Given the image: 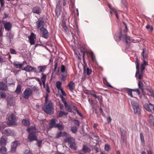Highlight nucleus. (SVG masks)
I'll return each instance as SVG.
<instances>
[{"label":"nucleus","instance_id":"obj_20","mask_svg":"<svg viewBox=\"0 0 154 154\" xmlns=\"http://www.w3.org/2000/svg\"><path fill=\"white\" fill-rule=\"evenodd\" d=\"M36 129V128L35 126H31L30 127L28 128L27 131L29 134H35Z\"/></svg>","mask_w":154,"mask_h":154},{"label":"nucleus","instance_id":"obj_63","mask_svg":"<svg viewBox=\"0 0 154 154\" xmlns=\"http://www.w3.org/2000/svg\"><path fill=\"white\" fill-rule=\"evenodd\" d=\"M2 27H0V37L2 36L3 35V33L2 32Z\"/></svg>","mask_w":154,"mask_h":154},{"label":"nucleus","instance_id":"obj_38","mask_svg":"<svg viewBox=\"0 0 154 154\" xmlns=\"http://www.w3.org/2000/svg\"><path fill=\"white\" fill-rule=\"evenodd\" d=\"M61 83L60 81H58L56 82V87L57 88V89L58 90H59L61 89H62L61 88Z\"/></svg>","mask_w":154,"mask_h":154},{"label":"nucleus","instance_id":"obj_1","mask_svg":"<svg viewBox=\"0 0 154 154\" xmlns=\"http://www.w3.org/2000/svg\"><path fill=\"white\" fill-rule=\"evenodd\" d=\"M48 99V95L47 94L45 98V103L42 107V109L46 113L51 114L54 113V107L52 102Z\"/></svg>","mask_w":154,"mask_h":154},{"label":"nucleus","instance_id":"obj_7","mask_svg":"<svg viewBox=\"0 0 154 154\" xmlns=\"http://www.w3.org/2000/svg\"><path fill=\"white\" fill-rule=\"evenodd\" d=\"M118 36L119 40L125 41L126 44L127 45L128 44V43L127 40H130V36H127L126 34L122 35L121 31H120V33Z\"/></svg>","mask_w":154,"mask_h":154},{"label":"nucleus","instance_id":"obj_8","mask_svg":"<svg viewBox=\"0 0 154 154\" xmlns=\"http://www.w3.org/2000/svg\"><path fill=\"white\" fill-rule=\"evenodd\" d=\"M20 143L18 141H15L12 142L11 144V151L12 152L14 153L16 151V148L20 146Z\"/></svg>","mask_w":154,"mask_h":154},{"label":"nucleus","instance_id":"obj_27","mask_svg":"<svg viewBox=\"0 0 154 154\" xmlns=\"http://www.w3.org/2000/svg\"><path fill=\"white\" fill-rule=\"evenodd\" d=\"M3 134L6 136H9L11 135V131L9 130L5 129L3 130L2 131Z\"/></svg>","mask_w":154,"mask_h":154},{"label":"nucleus","instance_id":"obj_5","mask_svg":"<svg viewBox=\"0 0 154 154\" xmlns=\"http://www.w3.org/2000/svg\"><path fill=\"white\" fill-rule=\"evenodd\" d=\"M33 93L32 89L30 88H26L23 92V97L26 99H28L29 97L32 95Z\"/></svg>","mask_w":154,"mask_h":154},{"label":"nucleus","instance_id":"obj_52","mask_svg":"<svg viewBox=\"0 0 154 154\" xmlns=\"http://www.w3.org/2000/svg\"><path fill=\"white\" fill-rule=\"evenodd\" d=\"M66 75L63 74L61 75V77H60L62 81H64L65 80L66 78Z\"/></svg>","mask_w":154,"mask_h":154},{"label":"nucleus","instance_id":"obj_15","mask_svg":"<svg viewBox=\"0 0 154 154\" xmlns=\"http://www.w3.org/2000/svg\"><path fill=\"white\" fill-rule=\"evenodd\" d=\"M56 120L55 119H52L50 121V122L49 124V126L50 128H56V126L57 124L56 123Z\"/></svg>","mask_w":154,"mask_h":154},{"label":"nucleus","instance_id":"obj_17","mask_svg":"<svg viewBox=\"0 0 154 154\" xmlns=\"http://www.w3.org/2000/svg\"><path fill=\"white\" fill-rule=\"evenodd\" d=\"M67 133L65 131H60L56 134V138H58L61 137H65L67 135Z\"/></svg>","mask_w":154,"mask_h":154},{"label":"nucleus","instance_id":"obj_23","mask_svg":"<svg viewBox=\"0 0 154 154\" xmlns=\"http://www.w3.org/2000/svg\"><path fill=\"white\" fill-rule=\"evenodd\" d=\"M68 87L69 88V89L71 91L73 90L75 88L74 83L73 81H70L68 85Z\"/></svg>","mask_w":154,"mask_h":154},{"label":"nucleus","instance_id":"obj_36","mask_svg":"<svg viewBox=\"0 0 154 154\" xmlns=\"http://www.w3.org/2000/svg\"><path fill=\"white\" fill-rule=\"evenodd\" d=\"M138 86L139 88L142 91H143V83L141 81H139L138 82Z\"/></svg>","mask_w":154,"mask_h":154},{"label":"nucleus","instance_id":"obj_10","mask_svg":"<svg viewBox=\"0 0 154 154\" xmlns=\"http://www.w3.org/2000/svg\"><path fill=\"white\" fill-rule=\"evenodd\" d=\"M45 25V23L43 20H40L37 21L36 23V26L38 29H39L40 30L41 29L45 28L44 27Z\"/></svg>","mask_w":154,"mask_h":154},{"label":"nucleus","instance_id":"obj_4","mask_svg":"<svg viewBox=\"0 0 154 154\" xmlns=\"http://www.w3.org/2000/svg\"><path fill=\"white\" fill-rule=\"evenodd\" d=\"M131 104L134 110L135 114L139 115L141 111V108L137 102L134 100H131Z\"/></svg>","mask_w":154,"mask_h":154},{"label":"nucleus","instance_id":"obj_37","mask_svg":"<svg viewBox=\"0 0 154 154\" xmlns=\"http://www.w3.org/2000/svg\"><path fill=\"white\" fill-rule=\"evenodd\" d=\"M82 149L85 153L88 152L90 151V149L85 146H83Z\"/></svg>","mask_w":154,"mask_h":154},{"label":"nucleus","instance_id":"obj_61","mask_svg":"<svg viewBox=\"0 0 154 154\" xmlns=\"http://www.w3.org/2000/svg\"><path fill=\"white\" fill-rule=\"evenodd\" d=\"M112 120V119L110 117H109L107 118V121L108 123H110Z\"/></svg>","mask_w":154,"mask_h":154},{"label":"nucleus","instance_id":"obj_42","mask_svg":"<svg viewBox=\"0 0 154 154\" xmlns=\"http://www.w3.org/2000/svg\"><path fill=\"white\" fill-rule=\"evenodd\" d=\"M41 75H42V76L41 78V80L42 82H45V80L46 79V75L43 73H42Z\"/></svg>","mask_w":154,"mask_h":154},{"label":"nucleus","instance_id":"obj_58","mask_svg":"<svg viewBox=\"0 0 154 154\" xmlns=\"http://www.w3.org/2000/svg\"><path fill=\"white\" fill-rule=\"evenodd\" d=\"M42 143V140H40L38 142V143H37L36 144H37V146H38V147H40V146H41Z\"/></svg>","mask_w":154,"mask_h":154},{"label":"nucleus","instance_id":"obj_49","mask_svg":"<svg viewBox=\"0 0 154 154\" xmlns=\"http://www.w3.org/2000/svg\"><path fill=\"white\" fill-rule=\"evenodd\" d=\"M23 154H33L28 149L25 150L23 152Z\"/></svg>","mask_w":154,"mask_h":154},{"label":"nucleus","instance_id":"obj_6","mask_svg":"<svg viewBox=\"0 0 154 154\" xmlns=\"http://www.w3.org/2000/svg\"><path fill=\"white\" fill-rule=\"evenodd\" d=\"M46 68L47 66L45 65L38 66L36 68H34L33 71L36 73H43Z\"/></svg>","mask_w":154,"mask_h":154},{"label":"nucleus","instance_id":"obj_31","mask_svg":"<svg viewBox=\"0 0 154 154\" xmlns=\"http://www.w3.org/2000/svg\"><path fill=\"white\" fill-rule=\"evenodd\" d=\"M23 124L24 126H27L30 125V122L28 119H24L22 121Z\"/></svg>","mask_w":154,"mask_h":154},{"label":"nucleus","instance_id":"obj_30","mask_svg":"<svg viewBox=\"0 0 154 154\" xmlns=\"http://www.w3.org/2000/svg\"><path fill=\"white\" fill-rule=\"evenodd\" d=\"M82 55V57H83V62L84 63V64L83 65V68H84V70L85 69H86L88 67H87V64L85 63V59H84V53L83 51H80Z\"/></svg>","mask_w":154,"mask_h":154},{"label":"nucleus","instance_id":"obj_11","mask_svg":"<svg viewBox=\"0 0 154 154\" xmlns=\"http://www.w3.org/2000/svg\"><path fill=\"white\" fill-rule=\"evenodd\" d=\"M2 23L4 25V28L6 30L9 31L11 29L12 25L10 22L3 21Z\"/></svg>","mask_w":154,"mask_h":154},{"label":"nucleus","instance_id":"obj_26","mask_svg":"<svg viewBox=\"0 0 154 154\" xmlns=\"http://www.w3.org/2000/svg\"><path fill=\"white\" fill-rule=\"evenodd\" d=\"M149 120L150 124L153 126H154V118L153 116L150 114L149 115Z\"/></svg>","mask_w":154,"mask_h":154},{"label":"nucleus","instance_id":"obj_44","mask_svg":"<svg viewBox=\"0 0 154 154\" xmlns=\"http://www.w3.org/2000/svg\"><path fill=\"white\" fill-rule=\"evenodd\" d=\"M67 114V113H66L65 112L60 111L58 114V116L59 117H60L63 115H66Z\"/></svg>","mask_w":154,"mask_h":154},{"label":"nucleus","instance_id":"obj_59","mask_svg":"<svg viewBox=\"0 0 154 154\" xmlns=\"http://www.w3.org/2000/svg\"><path fill=\"white\" fill-rule=\"evenodd\" d=\"M112 11L114 12V13L115 14L117 18V19H119V17L118 14L117 13V11H116L115 10H112Z\"/></svg>","mask_w":154,"mask_h":154},{"label":"nucleus","instance_id":"obj_60","mask_svg":"<svg viewBox=\"0 0 154 154\" xmlns=\"http://www.w3.org/2000/svg\"><path fill=\"white\" fill-rule=\"evenodd\" d=\"M149 92L150 95L154 98V92L150 90H149Z\"/></svg>","mask_w":154,"mask_h":154},{"label":"nucleus","instance_id":"obj_46","mask_svg":"<svg viewBox=\"0 0 154 154\" xmlns=\"http://www.w3.org/2000/svg\"><path fill=\"white\" fill-rule=\"evenodd\" d=\"M60 97L62 100L63 103L64 105L66 104L67 103V102L65 98L63 96H62L61 95H60Z\"/></svg>","mask_w":154,"mask_h":154},{"label":"nucleus","instance_id":"obj_55","mask_svg":"<svg viewBox=\"0 0 154 154\" xmlns=\"http://www.w3.org/2000/svg\"><path fill=\"white\" fill-rule=\"evenodd\" d=\"M60 90V91L61 92L62 95H61L62 96H66V93L63 91V89H61Z\"/></svg>","mask_w":154,"mask_h":154},{"label":"nucleus","instance_id":"obj_32","mask_svg":"<svg viewBox=\"0 0 154 154\" xmlns=\"http://www.w3.org/2000/svg\"><path fill=\"white\" fill-rule=\"evenodd\" d=\"M7 150V149L5 146H2V147L0 148V152L2 154H5L6 153Z\"/></svg>","mask_w":154,"mask_h":154},{"label":"nucleus","instance_id":"obj_43","mask_svg":"<svg viewBox=\"0 0 154 154\" xmlns=\"http://www.w3.org/2000/svg\"><path fill=\"white\" fill-rule=\"evenodd\" d=\"M0 97L2 98H5L6 97L5 93L4 91H1L0 92Z\"/></svg>","mask_w":154,"mask_h":154},{"label":"nucleus","instance_id":"obj_56","mask_svg":"<svg viewBox=\"0 0 154 154\" xmlns=\"http://www.w3.org/2000/svg\"><path fill=\"white\" fill-rule=\"evenodd\" d=\"M45 89H46V91L48 93H50V89H49V88L48 86V84H46V86L45 88Z\"/></svg>","mask_w":154,"mask_h":154},{"label":"nucleus","instance_id":"obj_35","mask_svg":"<svg viewBox=\"0 0 154 154\" xmlns=\"http://www.w3.org/2000/svg\"><path fill=\"white\" fill-rule=\"evenodd\" d=\"M56 128H57L58 130L60 131L63 130L64 129V127L61 124L58 123H57V125L56 126Z\"/></svg>","mask_w":154,"mask_h":154},{"label":"nucleus","instance_id":"obj_24","mask_svg":"<svg viewBox=\"0 0 154 154\" xmlns=\"http://www.w3.org/2000/svg\"><path fill=\"white\" fill-rule=\"evenodd\" d=\"M14 65L17 68L20 69L23 66V64L19 62L14 61Z\"/></svg>","mask_w":154,"mask_h":154},{"label":"nucleus","instance_id":"obj_2","mask_svg":"<svg viewBox=\"0 0 154 154\" xmlns=\"http://www.w3.org/2000/svg\"><path fill=\"white\" fill-rule=\"evenodd\" d=\"M136 68L137 71L136 72L135 76L139 79H141L143 78V74L144 72V70L145 69V66L144 64H142L141 66V73H140L139 69V63L137 60L136 61Z\"/></svg>","mask_w":154,"mask_h":154},{"label":"nucleus","instance_id":"obj_51","mask_svg":"<svg viewBox=\"0 0 154 154\" xmlns=\"http://www.w3.org/2000/svg\"><path fill=\"white\" fill-rule=\"evenodd\" d=\"M61 70L62 72L64 73L65 71V67L64 65H62Z\"/></svg>","mask_w":154,"mask_h":154},{"label":"nucleus","instance_id":"obj_54","mask_svg":"<svg viewBox=\"0 0 154 154\" xmlns=\"http://www.w3.org/2000/svg\"><path fill=\"white\" fill-rule=\"evenodd\" d=\"M132 90L133 91H135L138 95H139L140 94V91L138 88L133 89H132Z\"/></svg>","mask_w":154,"mask_h":154},{"label":"nucleus","instance_id":"obj_28","mask_svg":"<svg viewBox=\"0 0 154 154\" xmlns=\"http://www.w3.org/2000/svg\"><path fill=\"white\" fill-rule=\"evenodd\" d=\"M143 58V60L146 59L147 57V54L146 52V49L143 48V52L142 53Z\"/></svg>","mask_w":154,"mask_h":154},{"label":"nucleus","instance_id":"obj_29","mask_svg":"<svg viewBox=\"0 0 154 154\" xmlns=\"http://www.w3.org/2000/svg\"><path fill=\"white\" fill-rule=\"evenodd\" d=\"M21 86L20 85H18L16 88L15 91V92L17 94H19L21 92Z\"/></svg>","mask_w":154,"mask_h":154},{"label":"nucleus","instance_id":"obj_57","mask_svg":"<svg viewBox=\"0 0 154 154\" xmlns=\"http://www.w3.org/2000/svg\"><path fill=\"white\" fill-rule=\"evenodd\" d=\"M11 53L12 54H16V51L13 49H10Z\"/></svg>","mask_w":154,"mask_h":154},{"label":"nucleus","instance_id":"obj_45","mask_svg":"<svg viewBox=\"0 0 154 154\" xmlns=\"http://www.w3.org/2000/svg\"><path fill=\"white\" fill-rule=\"evenodd\" d=\"M140 137L141 143L143 144H145V140L143 135L142 133H140Z\"/></svg>","mask_w":154,"mask_h":154},{"label":"nucleus","instance_id":"obj_53","mask_svg":"<svg viewBox=\"0 0 154 154\" xmlns=\"http://www.w3.org/2000/svg\"><path fill=\"white\" fill-rule=\"evenodd\" d=\"M74 124L76 126H79L80 125L79 121L78 120H76V119L74 120Z\"/></svg>","mask_w":154,"mask_h":154},{"label":"nucleus","instance_id":"obj_25","mask_svg":"<svg viewBox=\"0 0 154 154\" xmlns=\"http://www.w3.org/2000/svg\"><path fill=\"white\" fill-rule=\"evenodd\" d=\"M7 88V85L4 82H0V90H5Z\"/></svg>","mask_w":154,"mask_h":154},{"label":"nucleus","instance_id":"obj_50","mask_svg":"<svg viewBox=\"0 0 154 154\" xmlns=\"http://www.w3.org/2000/svg\"><path fill=\"white\" fill-rule=\"evenodd\" d=\"M105 149L106 151H108L110 149V146L108 144H106L105 146Z\"/></svg>","mask_w":154,"mask_h":154},{"label":"nucleus","instance_id":"obj_34","mask_svg":"<svg viewBox=\"0 0 154 154\" xmlns=\"http://www.w3.org/2000/svg\"><path fill=\"white\" fill-rule=\"evenodd\" d=\"M7 36L11 42V39L13 38L14 35L12 32H10L7 33Z\"/></svg>","mask_w":154,"mask_h":154},{"label":"nucleus","instance_id":"obj_48","mask_svg":"<svg viewBox=\"0 0 154 154\" xmlns=\"http://www.w3.org/2000/svg\"><path fill=\"white\" fill-rule=\"evenodd\" d=\"M146 28L150 31H152L153 29V28L152 26L148 25L146 26Z\"/></svg>","mask_w":154,"mask_h":154},{"label":"nucleus","instance_id":"obj_33","mask_svg":"<svg viewBox=\"0 0 154 154\" xmlns=\"http://www.w3.org/2000/svg\"><path fill=\"white\" fill-rule=\"evenodd\" d=\"M84 72L86 73L88 75H89L91 74L92 71L90 69H89L88 67H87L86 69L84 70Z\"/></svg>","mask_w":154,"mask_h":154},{"label":"nucleus","instance_id":"obj_13","mask_svg":"<svg viewBox=\"0 0 154 154\" xmlns=\"http://www.w3.org/2000/svg\"><path fill=\"white\" fill-rule=\"evenodd\" d=\"M153 105L150 103L149 104H145L143 106L146 110L149 112H152V106Z\"/></svg>","mask_w":154,"mask_h":154},{"label":"nucleus","instance_id":"obj_12","mask_svg":"<svg viewBox=\"0 0 154 154\" xmlns=\"http://www.w3.org/2000/svg\"><path fill=\"white\" fill-rule=\"evenodd\" d=\"M42 9L40 7L36 6L34 7L32 10V12L37 14H40L42 13Z\"/></svg>","mask_w":154,"mask_h":154},{"label":"nucleus","instance_id":"obj_9","mask_svg":"<svg viewBox=\"0 0 154 154\" xmlns=\"http://www.w3.org/2000/svg\"><path fill=\"white\" fill-rule=\"evenodd\" d=\"M42 37L45 38H48L49 36V33L48 30L45 28L40 29Z\"/></svg>","mask_w":154,"mask_h":154},{"label":"nucleus","instance_id":"obj_39","mask_svg":"<svg viewBox=\"0 0 154 154\" xmlns=\"http://www.w3.org/2000/svg\"><path fill=\"white\" fill-rule=\"evenodd\" d=\"M64 106L66 110L67 111L69 112H71L72 110V108L69 105L67 104V103Z\"/></svg>","mask_w":154,"mask_h":154},{"label":"nucleus","instance_id":"obj_16","mask_svg":"<svg viewBox=\"0 0 154 154\" xmlns=\"http://www.w3.org/2000/svg\"><path fill=\"white\" fill-rule=\"evenodd\" d=\"M60 2H59L57 4V6L55 11L56 15L57 16H59L60 14Z\"/></svg>","mask_w":154,"mask_h":154},{"label":"nucleus","instance_id":"obj_3","mask_svg":"<svg viewBox=\"0 0 154 154\" xmlns=\"http://www.w3.org/2000/svg\"><path fill=\"white\" fill-rule=\"evenodd\" d=\"M64 140L65 142H68V145L71 148L74 149H76L75 140L74 138L72 137L69 136L66 137L64 139Z\"/></svg>","mask_w":154,"mask_h":154},{"label":"nucleus","instance_id":"obj_19","mask_svg":"<svg viewBox=\"0 0 154 154\" xmlns=\"http://www.w3.org/2000/svg\"><path fill=\"white\" fill-rule=\"evenodd\" d=\"M15 115L13 113L11 114L8 117L9 121L11 123H13L15 122Z\"/></svg>","mask_w":154,"mask_h":154},{"label":"nucleus","instance_id":"obj_22","mask_svg":"<svg viewBox=\"0 0 154 154\" xmlns=\"http://www.w3.org/2000/svg\"><path fill=\"white\" fill-rule=\"evenodd\" d=\"M23 70H25L26 72H29L32 70H34V68L28 65H27L22 69Z\"/></svg>","mask_w":154,"mask_h":154},{"label":"nucleus","instance_id":"obj_40","mask_svg":"<svg viewBox=\"0 0 154 154\" xmlns=\"http://www.w3.org/2000/svg\"><path fill=\"white\" fill-rule=\"evenodd\" d=\"M7 100L8 104L10 106H11L13 104V100L12 98L8 97L7 99Z\"/></svg>","mask_w":154,"mask_h":154},{"label":"nucleus","instance_id":"obj_14","mask_svg":"<svg viewBox=\"0 0 154 154\" xmlns=\"http://www.w3.org/2000/svg\"><path fill=\"white\" fill-rule=\"evenodd\" d=\"M28 138L30 142H31L33 140H37V138L35 135V134H29L28 137Z\"/></svg>","mask_w":154,"mask_h":154},{"label":"nucleus","instance_id":"obj_41","mask_svg":"<svg viewBox=\"0 0 154 154\" xmlns=\"http://www.w3.org/2000/svg\"><path fill=\"white\" fill-rule=\"evenodd\" d=\"M132 89H130L127 88L126 89V91L128 94V95L130 96L131 97H133V96L132 94L131 91Z\"/></svg>","mask_w":154,"mask_h":154},{"label":"nucleus","instance_id":"obj_18","mask_svg":"<svg viewBox=\"0 0 154 154\" xmlns=\"http://www.w3.org/2000/svg\"><path fill=\"white\" fill-rule=\"evenodd\" d=\"M35 38V34L34 33L32 32L29 37V42L31 45L34 44L35 42L34 39Z\"/></svg>","mask_w":154,"mask_h":154},{"label":"nucleus","instance_id":"obj_21","mask_svg":"<svg viewBox=\"0 0 154 154\" xmlns=\"http://www.w3.org/2000/svg\"><path fill=\"white\" fill-rule=\"evenodd\" d=\"M7 138L4 136H2L1 138L0 143L2 146H5L7 143Z\"/></svg>","mask_w":154,"mask_h":154},{"label":"nucleus","instance_id":"obj_64","mask_svg":"<svg viewBox=\"0 0 154 154\" xmlns=\"http://www.w3.org/2000/svg\"><path fill=\"white\" fill-rule=\"evenodd\" d=\"M59 105L60 107V109H62L63 108V105L61 104L60 102L59 103Z\"/></svg>","mask_w":154,"mask_h":154},{"label":"nucleus","instance_id":"obj_62","mask_svg":"<svg viewBox=\"0 0 154 154\" xmlns=\"http://www.w3.org/2000/svg\"><path fill=\"white\" fill-rule=\"evenodd\" d=\"M0 4L1 7H2L4 5V0H0Z\"/></svg>","mask_w":154,"mask_h":154},{"label":"nucleus","instance_id":"obj_47","mask_svg":"<svg viewBox=\"0 0 154 154\" xmlns=\"http://www.w3.org/2000/svg\"><path fill=\"white\" fill-rule=\"evenodd\" d=\"M71 130L73 133H75L77 132L78 129L76 127H72L71 128Z\"/></svg>","mask_w":154,"mask_h":154}]
</instances>
